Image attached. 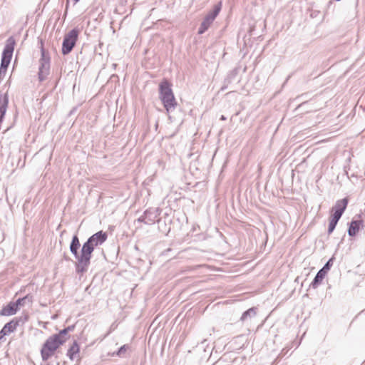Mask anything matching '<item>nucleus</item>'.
Masks as SVG:
<instances>
[{
	"instance_id": "1",
	"label": "nucleus",
	"mask_w": 365,
	"mask_h": 365,
	"mask_svg": "<svg viewBox=\"0 0 365 365\" xmlns=\"http://www.w3.org/2000/svg\"><path fill=\"white\" fill-rule=\"evenodd\" d=\"M161 102L168 118L172 120L173 117L171 115L176 110L178 103L171 89V84L167 81H161Z\"/></svg>"
},
{
	"instance_id": "2",
	"label": "nucleus",
	"mask_w": 365,
	"mask_h": 365,
	"mask_svg": "<svg viewBox=\"0 0 365 365\" xmlns=\"http://www.w3.org/2000/svg\"><path fill=\"white\" fill-rule=\"evenodd\" d=\"M107 234L103 231H99L91 236L82 246V259L89 261L91 263L92 252L95 247L103 245L107 240Z\"/></svg>"
},
{
	"instance_id": "3",
	"label": "nucleus",
	"mask_w": 365,
	"mask_h": 365,
	"mask_svg": "<svg viewBox=\"0 0 365 365\" xmlns=\"http://www.w3.org/2000/svg\"><path fill=\"white\" fill-rule=\"evenodd\" d=\"M66 341V339L61 338V334H56L49 336L45 341L41 350L42 359L43 361H47L54 354L56 350Z\"/></svg>"
},
{
	"instance_id": "4",
	"label": "nucleus",
	"mask_w": 365,
	"mask_h": 365,
	"mask_svg": "<svg viewBox=\"0 0 365 365\" xmlns=\"http://www.w3.org/2000/svg\"><path fill=\"white\" fill-rule=\"evenodd\" d=\"M81 245L79 242V239L77 235H74L72 238V241L70 245V251L74 257L76 259V262L75 264L76 271L78 274H83L86 272L88 267L90 265L89 261H83L81 258L82 255V249L81 250V252H78Z\"/></svg>"
},
{
	"instance_id": "5",
	"label": "nucleus",
	"mask_w": 365,
	"mask_h": 365,
	"mask_svg": "<svg viewBox=\"0 0 365 365\" xmlns=\"http://www.w3.org/2000/svg\"><path fill=\"white\" fill-rule=\"evenodd\" d=\"M222 8V3L219 2L217 4H216L213 9L212 11H210L206 16L205 17L204 20L200 24V26L198 30L199 34H202L205 33L208 28L211 26L217 16L219 14L220 10Z\"/></svg>"
},
{
	"instance_id": "6",
	"label": "nucleus",
	"mask_w": 365,
	"mask_h": 365,
	"mask_svg": "<svg viewBox=\"0 0 365 365\" xmlns=\"http://www.w3.org/2000/svg\"><path fill=\"white\" fill-rule=\"evenodd\" d=\"M78 36V31L76 29H72L64 37L62 44V53L68 54L74 47Z\"/></svg>"
},
{
	"instance_id": "7",
	"label": "nucleus",
	"mask_w": 365,
	"mask_h": 365,
	"mask_svg": "<svg viewBox=\"0 0 365 365\" xmlns=\"http://www.w3.org/2000/svg\"><path fill=\"white\" fill-rule=\"evenodd\" d=\"M50 73V57L46 54L44 49L41 48V58L38 68V79L44 81Z\"/></svg>"
},
{
	"instance_id": "8",
	"label": "nucleus",
	"mask_w": 365,
	"mask_h": 365,
	"mask_svg": "<svg viewBox=\"0 0 365 365\" xmlns=\"http://www.w3.org/2000/svg\"><path fill=\"white\" fill-rule=\"evenodd\" d=\"M160 323L157 322L156 319L151 324L149 331H151L148 340V345L153 347L158 346L160 339V331L158 330V326Z\"/></svg>"
},
{
	"instance_id": "9",
	"label": "nucleus",
	"mask_w": 365,
	"mask_h": 365,
	"mask_svg": "<svg viewBox=\"0 0 365 365\" xmlns=\"http://www.w3.org/2000/svg\"><path fill=\"white\" fill-rule=\"evenodd\" d=\"M21 321V318H15L11 322L6 323L0 331V339L9 334L10 333L14 332L16 327L19 326Z\"/></svg>"
},
{
	"instance_id": "10",
	"label": "nucleus",
	"mask_w": 365,
	"mask_h": 365,
	"mask_svg": "<svg viewBox=\"0 0 365 365\" xmlns=\"http://www.w3.org/2000/svg\"><path fill=\"white\" fill-rule=\"evenodd\" d=\"M14 39L12 37L9 38L2 53L1 60H6L11 62L14 48Z\"/></svg>"
},
{
	"instance_id": "11",
	"label": "nucleus",
	"mask_w": 365,
	"mask_h": 365,
	"mask_svg": "<svg viewBox=\"0 0 365 365\" xmlns=\"http://www.w3.org/2000/svg\"><path fill=\"white\" fill-rule=\"evenodd\" d=\"M19 309L17 307V304L14 302H11L6 306L4 307L0 311V315L1 316H12L14 315Z\"/></svg>"
},
{
	"instance_id": "12",
	"label": "nucleus",
	"mask_w": 365,
	"mask_h": 365,
	"mask_svg": "<svg viewBox=\"0 0 365 365\" xmlns=\"http://www.w3.org/2000/svg\"><path fill=\"white\" fill-rule=\"evenodd\" d=\"M79 346L76 341H74L67 352V356L70 359L74 360L79 353Z\"/></svg>"
},
{
	"instance_id": "13",
	"label": "nucleus",
	"mask_w": 365,
	"mask_h": 365,
	"mask_svg": "<svg viewBox=\"0 0 365 365\" xmlns=\"http://www.w3.org/2000/svg\"><path fill=\"white\" fill-rule=\"evenodd\" d=\"M348 204L346 198H344L340 200H337L334 207L332 208L333 211L340 212L343 214Z\"/></svg>"
},
{
	"instance_id": "14",
	"label": "nucleus",
	"mask_w": 365,
	"mask_h": 365,
	"mask_svg": "<svg viewBox=\"0 0 365 365\" xmlns=\"http://www.w3.org/2000/svg\"><path fill=\"white\" fill-rule=\"evenodd\" d=\"M361 222L359 220L352 221L348 230V234L349 236H355L359 230V227Z\"/></svg>"
},
{
	"instance_id": "15",
	"label": "nucleus",
	"mask_w": 365,
	"mask_h": 365,
	"mask_svg": "<svg viewBox=\"0 0 365 365\" xmlns=\"http://www.w3.org/2000/svg\"><path fill=\"white\" fill-rule=\"evenodd\" d=\"M325 273L326 272L324 271V269H322L318 272L313 282H312V286L314 288H316L318 286V284L322 281L325 276Z\"/></svg>"
},
{
	"instance_id": "16",
	"label": "nucleus",
	"mask_w": 365,
	"mask_h": 365,
	"mask_svg": "<svg viewBox=\"0 0 365 365\" xmlns=\"http://www.w3.org/2000/svg\"><path fill=\"white\" fill-rule=\"evenodd\" d=\"M256 314L257 312L255 308H250L242 314L240 320L242 322H245L249 319L255 317Z\"/></svg>"
},
{
	"instance_id": "17",
	"label": "nucleus",
	"mask_w": 365,
	"mask_h": 365,
	"mask_svg": "<svg viewBox=\"0 0 365 365\" xmlns=\"http://www.w3.org/2000/svg\"><path fill=\"white\" fill-rule=\"evenodd\" d=\"M152 212L150 210H146L144 215L138 218V221L144 222L145 224H152L155 220L150 218Z\"/></svg>"
},
{
	"instance_id": "18",
	"label": "nucleus",
	"mask_w": 365,
	"mask_h": 365,
	"mask_svg": "<svg viewBox=\"0 0 365 365\" xmlns=\"http://www.w3.org/2000/svg\"><path fill=\"white\" fill-rule=\"evenodd\" d=\"M10 63V61H6V60H1V66H0V75L2 73H5L7 68Z\"/></svg>"
},
{
	"instance_id": "19",
	"label": "nucleus",
	"mask_w": 365,
	"mask_h": 365,
	"mask_svg": "<svg viewBox=\"0 0 365 365\" xmlns=\"http://www.w3.org/2000/svg\"><path fill=\"white\" fill-rule=\"evenodd\" d=\"M74 327H75L74 325L68 326L67 328L61 330L58 334H61V338L67 339V337H66L67 333L68 331H73L74 329Z\"/></svg>"
},
{
	"instance_id": "20",
	"label": "nucleus",
	"mask_w": 365,
	"mask_h": 365,
	"mask_svg": "<svg viewBox=\"0 0 365 365\" xmlns=\"http://www.w3.org/2000/svg\"><path fill=\"white\" fill-rule=\"evenodd\" d=\"M28 297H29V295H26L23 298H19L16 302H14V303H15V304H17V307L19 309V307L24 304V301L26 299H28Z\"/></svg>"
},
{
	"instance_id": "21",
	"label": "nucleus",
	"mask_w": 365,
	"mask_h": 365,
	"mask_svg": "<svg viewBox=\"0 0 365 365\" xmlns=\"http://www.w3.org/2000/svg\"><path fill=\"white\" fill-rule=\"evenodd\" d=\"M128 349V346L127 345H123L122 346L118 351L117 352V355L118 356H121L123 355L124 353H125V351H127V349Z\"/></svg>"
},
{
	"instance_id": "22",
	"label": "nucleus",
	"mask_w": 365,
	"mask_h": 365,
	"mask_svg": "<svg viewBox=\"0 0 365 365\" xmlns=\"http://www.w3.org/2000/svg\"><path fill=\"white\" fill-rule=\"evenodd\" d=\"M336 224L337 223H335L334 222H331V221L329 222V227H328L329 234L331 233L334 231Z\"/></svg>"
},
{
	"instance_id": "23",
	"label": "nucleus",
	"mask_w": 365,
	"mask_h": 365,
	"mask_svg": "<svg viewBox=\"0 0 365 365\" xmlns=\"http://www.w3.org/2000/svg\"><path fill=\"white\" fill-rule=\"evenodd\" d=\"M341 215H342V213H341L340 212L334 211V214L331 216H333L334 217H335L339 220Z\"/></svg>"
},
{
	"instance_id": "24",
	"label": "nucleus",
	"mask_w": 365,
	"mask_h": 365,
	"mask_svg": "<svg viewBox=\"0 0 365 365\" xmlns=\"http://www.w3.org/2000/svg\"><path fill=\"white\" fill-rule=\"evenodd\" d=\"M330 221H331V222H334L335 223H337V222H338V221H339V220H338V219H336V218H335V217H334L333 216H331V219H330Z\"/></svg>"
},
{
	"instance_id": "25",
	"label": "nucleus",
	"mask_w": 365,
	"mask_h": 365,
	"mask_svg": "<svg viewBox=\"0 0 365 365\" xmlns=\"http://www.w3.org/2000/svg\"><path fill=\"white\" fill-rule=\"evenodd\" d=\"M324 269V271L326 269H329V262H328L325 265L324 267L322 268Z\"/></svg>"
},
{
	"instance_id": "26",
	"label": "nucleus",
	"mask_w": 365,
	"mask_h": 365,
	"mask_svg": "<svg viewBox=\"0 0 365 365\" xmlns=\"http://www.w3.org/2000/svg\"><path fill=\"white\" fill-rule=\"evenodd\" d=\"M220 120H226V118H225L224 115H221V117H220Z\"/></svg>"
},
{
	"instance_id": "27",
	"label": "nucleus",
	"mask_w": 365,
	"mask_h": 365,
	"mask_svg": "<svg viewBox=\"0 0 365 365\" xmlns=\"http://www.w3.org/2000/svg\"><path fill=\"white\" fill-rule=\"evenodd\" d=\"M73 1L74 4H76L77 2L79 1V0H73Z\"/></svg>"
}]
</instances>
